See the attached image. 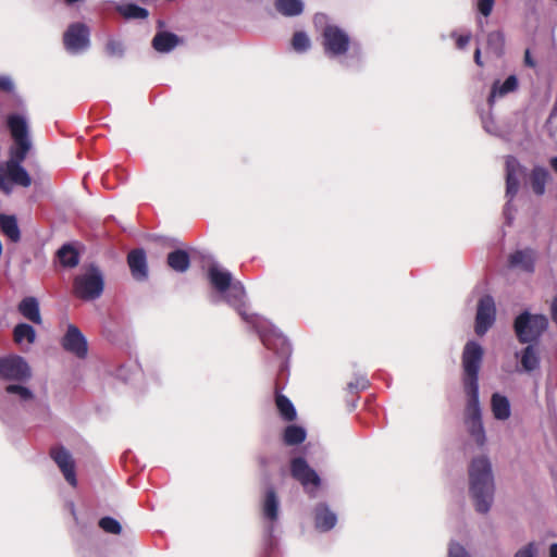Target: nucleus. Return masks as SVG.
<instances>
[{
    "label": "nucleus",
    "mask_w": 557,
    "mask_h": 557,
    "mask_svg": "<svg viewBox=\"0 0 557 557\" xmlns=\"http://www.w3.org/2000/svg\"><path fill=\"white\" fill-rule=\"evenodd\" d=\"M208 277L213 288L223 296L224 300L236 309L242 319L251 325L260 336L262 344L273 351L277 348L275 326L263 315L252 312L246 306V292L239 281H234L230 271L218 263L208 268Z\"/></svg>",
    "instance_id": "1"
},
{
    "label": "nucleus",
    "mask_w": 557,
    "mask_h": 557,
    "mask_svg": "<svg viewBox=\"0 0 557 557\" xmlns=\"http://www.w3.org/2000/svg\"><path fill=\"white\" fill-rule=\"evenodd\" d=\"M321 46L324 55L336 61L343 69L357 71L362 66L363 52L349 34L341 26L327 23L321 30Z\"/></svg>",
    "instance_id": "2"
},
{
    "label": "nucleus",
    "mask_w": 557,
    "mask_h": 557,
    "mask_svg": "<svg viewBox=\"0 0 557 557\" xmlns=\"http://www.w3.org/2000/svg\"><path fill=\"white\" fill-rule=\"evenodd\" d=\"M469 493L475 510L487 513L494 502L495 483L491 460L482 455L471 460L469 465Z\"/></svg>",
    "instance_id": "3"
},
{
    "label": "nucleus",
    "mask_w": 557,
    "mask_h": 557,
    "mask_svg": "<svg viewBox=\"0 0 557 557\" xmlns=\"http://www.w3.org/2000/svg\"><path fill=\"white\" fill-rule=\"evenodd\" d=\"M277 508L278 502L275 487L273 485H267L262 500L261 521L263 529L262 543L268 555L275 550L277 544V539L275 535L277 524Z\"/></svg>",
    "instance_id": "4"
},
{
    "label": "nucleus",
    "mask_w": 557,
    "mask_h": 557,
    "mask_svg": "<svg viewBox=\"0 0 557 557\" xmlns=\"http://www.w3.org/2000/svg\"><path fill=\"white\" fill-rule=\"evenodd\" d=\"M467 396L465 407V425L471 438L479 447L486 444V432L482 421L479 387L463 388Z\"/></svg>",
    "instance_id": "5"
},
{
    "label": "nucleus",
    "mask_w": 557,
    "mask_h": 557,
    "mask_svg": "<svg viewBox=\"0 0 557 557\" xmlns=\"http://www.w3.org/2000/svg\"><path fill=\"white\" fill-rule=\"evenodd\" d=\"M484 356L483 347L475 341H469L461 355L463 388L479 387V373Z\"/></svg>",
    "instance_id": "6"
},
{
    "label": "nucleus",
    "mask_w": 557,
    "mask_h": 557,
    "mask_svg": "<svg viewBox=\"0 0 557 557\" xmlns=\"http://www.w3.org/2000/svg\"><path fill=\"white\" fill-rule=\"evenodd\" d=\"M104 288V278L100 269L94 264L89 265L83 273L74 278L73 292L83 300H95L99 298Z\"/></svg>",
    "instance_id": "7"
},
{
    "label": "nucleus",
    "mask_w": 557,
    "mask_h": 557,
    "mask_svg": "<svg viewBox=\"0 0 557 557\" xmlns=\"http://www.w3.org/2000/svg\"><path fill=\"white\" fill-rule=\"evenodd\" d=\"M515 332L519 342L527 344L536 342L548 327V319L544 314L520 313L515 320Z\"/></svg>",
    "instance_id": "8"
},
{
    "label": "nucleus",
    "mask_w": 557,
    "mask_h": 557,
    "mask_svg": "<svg viewBox=\"0 0 557 557\" xmlns=\"http://www.w3.org/2000/svg\"><path fill=\"white\" fill-rule=\"evenodd\" d=\"M523 166L512 156L506 158V198L507 203L504 209V214L508 222L513 219L511 201L516 197L520 188V177L523 175Z\"/></svg>",
    "instance_id": "9"
},
{
    "label": "nucleus",
    "mask_w": 557,
    "mask_h": 557,
    "mask_svg": "<svg viewBox=\"0 0 557 557\" xmlns=\"http://www.w3.org/2000/svg\"><path fill=\"white\" fill-rule=\"evenodd\" d=\"M29 187L32 177L22 164H13L12 162L0 163V189L10 195L13 186Z\"/></svg>",
    "instance_id": "10"
},
{
    "label": "nucleus",
    "mask_w": 557,
    "mask_h": 557,
    "mask_svg": "<svg viewBox=\"0 0 557 557\" xmlns=\"http://www.w3.org/2000/svg\"><path fill=\"white\" fill-rule=\"evenodd\" d=\"M32 376L27 361L16 355L0 358V380L24 383Z\"/></svg>",
    "instance_id": "11"
},
{
    "label": "nucleus",
    "mask_w": 557,
    "mask_h": 557,
    "mask_svg": "<svg viewBox=\"0 0 557 557\" xmlns=\"http://www.w3.org/2000/svg\"><path fill=\"white\" fill-rule=\"evenodd\" d=\"M89 36L90 30L87 25L83 23L71 24L63 35L65 49L72 54L87 50L90 45Z\"/></svg>",
    "instance_id": "12"
},
{
    "label": "nucleus",
    "mask_w": 557,
    "mask_h": 557,
    "mask_svg": "<svg viewBox=\"0 0 557 557\" xmlns=\"http://www.w3.org/2000/svg\"><path fill=\"white\" fill-rule=\"evenodd\" d=\"M292 475L301 483L306 492L311 496H315L321 480L318 473L307 463L304 458H295L290 465Z\"/></svg>",
    "instance_id": "13"
},
{
    "label": "nucleus",
    "mask_w": 557,
    "mask_h": 557,
    "mask_svg": "<svg viewBox=\"0 0 557 557\" xmlns=\"http://www.w3.org/2000/svg\"><path fill=\"white\" fill-rule=\"evenodd\" d=\"M496 318L495 301L492 296L481 297L478 304L474 330L479 336H483L494 324Z\"/></svg>",
    "instance_id": "14"
},
{
    "label": "nucleus",
    "mask_w": 557,
    "mask_h": 557,
    "mask_svg": "<svg viewBox=\"0 0 557 557\" xmlns=\"http://www.w3.org/2000/svg\"><path fill=\"white\" fill-rule=\"evenodd\" d=\"M63 348L77 358H85L88 352L87 339L79 329L73 324L67 326L62 341Z\"/></svg>",
    "instance_id": "15"
},
{
    "label": "nucleus",
    "mask_w": 557,
    "mask_h": 557,
    "mask_svg": "<svg viewBox=\"0 0 557 557\" xmlns=\"http://www.w3.org/2000/svg\"><path fill=\"white\" fill-rule=\"evenodd\" d=\"M314 528L319 532H329L337 523V515L326 503H319L312 510Z\"/></svg>",
    "instance_id": "16"
},
{
    "label": "nucleus",
    "mask_w": 557,
    "mask_h": 557,
    "mask_svg": "<svg viewBox=\"0 0 557 557\" xmlns=\"http://www.w3.org/2000/svg\"><path fill=\"white\" fill-rule=\"evenodd\" d=\"M519 88V79L517 75L511 74L509 75L504 82H500L499 79H496L491 87L490 95L487 97V103L492 108L495 102L508 96L509 94H512L517 91Z\"/></svg>",
    "instance_id": "17"
},
{
    "label": "nucleus",
    "mask_w": 557,
    "mask_h": 557,
    "mask_svg": "<svg viewBox=\"0 0 557 557\" xmlns=\"http://www.w3.org/2000/svg\"><path fill=\"white\" fill-rule=\"evenodd\" d=\"M51 457L62 471L64 479L72 485H76V475L74 470V460L72 455L63 447L51 451Z\"/></svg>",
    "instance_id": "18"
},
{
    "label": "nucleus",
    "mask_w": 557,
    "mask_h": 557,
    "mask_svg": "<svg viewBox=\"0 0 557 557\" xmlns=\"http://www.w3.org/2000/svg\"><path fill=\"white\" fill-rule=\"evenodd\" d=\"M127 263L135 281L145 282L148 278L147 258L143 249L132 250L127 256Z\"/></svg>",
    "instance_id": "19"
},
{
    "label": "nucleus",
    "mask_w": 557,
    "mask_h": 557,
    "mask_svg": "<svg viewBox=\"0 0 557 557\" xmlns=\"http://www.w3.org/2000/svg\"><path fill=\"white\" fill-rule=\"evenodd\" d=\"M552 181L549 171L542 166L535 165L530 172L529 183L532 191L536 196H543L546 193V185Z\"/></svg>",
    "instance_id": "20"
},
{
    "label": "nucleus",
    "mask_w": 557,
    "mask_h": 557,
    "mask_svg": "<svg viewBox=\"0 0 557 557\" xmlns=\"http://www.w3.org/2000/svg\"><path fill=\"white\" fill-rule=\"evenodd\" d=\"M516 357L520 360V367L517 368L518 372H532L540 367V355L533 345L516 352Z\"/></svg>",
    "instance_id": "21"
},
{
    "label": "nucleus",
    "mask_w": 557,
    "mask_h": 557,
    "mask_svg": "<svg viewBox=\"0 0 557 557\" xmlns=\"http://www.w3.org/2000/svg\"><path fill=\"white\" fill-rule=\"evenodd\" d=\"M509 263L513 268H520L525 272L532 273L535 268V251L530 248L517 250L509 256Z\"/></svg>",
    "instance_id": "22"
},
{
    "label": "nucleus",
    "mask_w": 557,
    "mask_h": 557,
    "mask_svg": "<svg viewBox=\"0 0 557 557\" xmlns=\"http://www.w3.org/2000/svg\"><path fill=\"white\" fill-rule=\"evenodd\" d=\"M491 411L498 421H506L511 416V405L507 396L493 393L491 396Z\"/></svg>",
    "instance_id": "23"
},
{
    "label": "nucleus",
    "mask_w": 557,
    "mask_h": 557,
    "mask_svg": "<svg viewBox=\"0 0 557 557\" xmlns=\"http://www.w3.org/2000/svg\"><path fill=\"white\" fill-rule=\"evenodd\" d=\"M282 441L287 446H298L307 438V429L304 425L289 423L282 431Z\"/></svg>",
    "instance_id": "24"
},
{
    "label": "nucleus",
    "mask_w": 557,
    "mask_h": 557,
    "mask_svg": "<svg viewBox=\"0 0 557 557\" xmlns=\"http://www.w3.org/2000/svg\"><path fill=\"white\" fill-rule=\"evenodd\" d=\"M7 124L13 139H27L28 121L25 115L20 113L10 114Z\"/></svg>",
    "instance_id": "25"
},
{
    "label": "nucleus",
    "mask_w": 557,
    "mask_h": 557,
    "mask_svg": "<svg viewBox=\"0 0 557 557\" xmlns=\"http://www.w3.org/2000/svg\"><path fill=\"white\" fill-rule=\"evenodd\" d=\"M20 313L28 321L35 324H41L39 302L35 297H25L18 304Z\"/></svg>",
    "instance_id": "26"
},
{
    "label": "nucleus",
    "mask_w": 557,
    "mask_h": 557,
    "mask_svg": "<svg viewBox=\"0 0 557 557\" xmlns=\"http://www.w3.org/2000/svg\"><path fill=\"white\" fill-rule=\"evenodd\" d=\"M178 37L172 33L160 32L152 39V47L161 53L173 50L178 45Z\"/></svg>",
    "instance_id": "27"
},
{
    "label": "nucleus",
    "mask_w": 557,
    "mask_h": 557,
    "mask_svg": "<svg viewBox=\"0 0 557 557\" xmlns=\"http://www.w3.org/2000/svg\"><path fill=\"white\" fill-rule=\"evenodd\" d=\"M0 228L13 243H17L21 239V232L14 215L0 214Z\"/></svg>",
    "instance_id": "28"
},
{
    "label": "nucleus",
    "mask_w": 557,
    "mask_h": 557,
    "mask_svg": "<svg viewBox=\"0 0 557 557\" xmlns=\"http://www.w3.org/2000/svg\"><path fill=\"white\" fill-rule=\"evenodd\" d=\"M4 391L8 395L13 396L14 399L21 404L29 403L35 398L33 391L21 384V382L7 385Z\"/></svg>",
    "instance_id": "29"
},
{
    "label": "nucleus",
    "mask_w": 557,
    "mask_h": 557,
    "mask_svg": "<svg viewBox=\"0 0 557 557\" xmlns=\"http://www.w3.org/2000/svg\"><path fill=\"white\" fill-rule=\"evenodd\" d=\"M57 257L60 263L66 268H75L79 263L78 251L71 244L63 245L57 251Z\"/></svg>",
    "instance_id": "30"
},
{
    "label": "nucleus",
    "mask_w": 557,
    "mask_h": 557,
    "mask_svg": "<svg viewBox=\"0 0 557 557\" xmlns=\"http://www.w3.org/2000/svg\"><path fill=\"white\" fill-rule=\"evenodd\" d=\"M168 264L174 271L183 273L189 268V256L184 250H174L168 256Z\"/></svg>",
    "instance_id": "31"
},
{
    "label": "nucleus",
    "mask_w": 557,
    "mask_h": 557,
    "mask_svg": "<svg viewBox=\"0 0 557 557\" xmlns=\"http://www.w3.org/2000/svg\"><path fill=\"white\" fill-rule=\"evenodd\" d=\"M30 149L32 141H14L9 149L10 158L5 162L22 164Z\"/></svg>",
    "instance_id": "32"
},
{
    "label": "nucleus",
    "mask_w": 557,
    "mask_h": 557,
    "mask_svg": "<svg viewBox=\"0 0 557 557\" xmlns=\"http://www.w3.org/2000/svg\"><path fill=\"white\" fill-rule=\"evenodd\" d=\"M14 342L18 345L26 342L28 345L33 344L36 339L35 329L27 323H18L13 330Z\"/></svg>",
    "instance_id": "33"
},
{
    "label": "nucleus",
    "mask_w": 557,
    "mask_h": 557,
    "mask_svg": "<svg viewBox=\"0 0 557 557\" xmlns=\"http://www.w3.org/2000/svg\"><path fill=\"white\" fill-rule=\"evenodd\" d=\"M116 11L127 20H131V18L143 20L148 16V11L145 8H141V7H139L135 3H131V2L120 3L116 7Z\"/></svg>",
    "instance_id": "34"
},
{
    "label": "nucleus",
    "mask_w": 557,
    "mask_h": 557,
    "mask_svg": "<svg viewBox=\"0 0 557 557\" xmlns=\"http://www.w3.org/2000/svg\"><path fill=\"white\" fill-rule=\"evenodd\" d=\"M305 11V2L302 0H281V15L287 17L299 16Z\"/></svg>",
    "instance_id": "35"
},
{
    "label": "nucleus",
    "mask_w": 557,
    "mask_h": 557,
    "mask_svg": "<svg viewBox=\"0 0 557 557\" xmlns=\"http://www.w3.org/2000/svg\"><path fill=\"white\" fill-rule=\"evenodd\" d=\"M281 375L289 370V358L293 354V345L281 334Z\"/></svg>",
    "instance_id": "36"
},
{
    "label": "nucleus",
    "mask_w": 557,
    "mask_h": 557,
    "mask_svg": "<svg viewBox=\"0 0 557 557\" xmlns=\"http://www.w3.org/2000/svg\"><path fill=\"white\" fill-rule=\"evenodd\" d=\"M487 46L496 55H502L505 47V36L503 32H491L487 35Z\"/></svg>",
    "instance_id": "37"
},
{
    "label": "nucleus",
    "mask_w": 557,
    "mask_h": 557,
    "mask_svg": "<svg viewBox=\"0 0 557 557\" xmlns=\"http://www.w3.org/2000/svg\"><path fill=\"white\" fill-rule=\"evenodd\" d=\"M297 419V410L294 404L285 395L281 394V420L294 422Z\"/></svg>",
    "instance_id": "38"
},
{
    "label": "nucleus",
    "mask_w": 557,
    "mask_h": 557,
    "mask_svg": "<svg viewBox=\"0 0 557 557\" xmlns=\"http://www.w3.org/2000/svg\"><path fill=\"white\" fill-rule=\"evenodd\" d=\"M292 47L298 53L308 51L311 47V40L305 32H296L292 39Z\"/></svg>",
    "instance_id": "39"
},
{
    "label": "nucleus",
    "mask_w": 557,
    "mask_h": 557,
    "mask_svg": "<svg viewBox=\"0 0 557 557\" xmlns=\"http://www.w3.org/2000/svg\"><path fill=\"white\" fill-rule=\"evenodd\" d=\"M99 527L107 533L119 534L122 527L117 520L111 517H104L100 519Z\"/></svg>",
    "instance_id": "40"
},
{
    "label": "nucleus",
    "mask_w": 557,
    "mask_h": 557,
    "mask_svg": "<svg viewBox=\"0 0 557 557\" xmlns=\"http://www.w3.org/2000/svg\"><path fill=\"white\" fill-rule=\"evenodd\" d=\"M513 557H539V545L535 542H530L521 546Z\"/></svg>",
    "instance_id": "41"
},
{
    "label": "nucleus",
    "mask_w": 557,
    "mask_h": 557,
    "mask_svg": "<svg viewBox=\"0 0 557 557\" xmlns=\"http://www.w3.org/2000/svg\"><path fill=\"white\" fill-rule=\"evenodd\" d=\"M447 557H472L467 548L456 541H451L448 545Z\"/></svg>",
    "instance_id": "42"
},
{
    "label": "nucleus",
    "mask_w": 557,
    "mask_h": 557,
    "mask_svg": "<svg viewBox=\"0 0 557 557\" xmlns=\"http://www.w3.org/2000/svg\"><path fill=\"white\" fill-rule=\"evenodd\" d=\"M450 37L456 40V47L459 50H462L469 45L472 36L470 32L463 35H459L456 30H454L450 33Z\"/></svg>",
    "instance_id": "43"
},
{
    "label": "nucleus",
    "mask_w": 557,
    "mask_h": 557,
    "mask_svg": "<svg viewBox=\"0 0 557 557\" xmlns=\"http://www.w3.org/2000/svg\"><path fill=\"white\" fill-rule=\"evenodd\" d=\"M369 386V380L364 375L356 376V379L348 383L350 391H363Z\"/></svg>",
    "instance_id": "44"
},
{
    "label": "nucleus",
    "mask_w": 557,
    "mask_h": 557,
    "mask_svg": "<svg viewBox=\"0 0 557 557\" xmlns=\"http://www.w3.org/2000/svg\"><path fill=\"white\" fill-rule=\"evenodd\" d=\"M494 0H478L476 8L478 11L485 17L491 15L494 8Z\"/></svg>",
    "instance_id": "45"
},
{
    "label": "nucleus",
    "mask_w": 557,
    "mask_h": 557,
    "mask_svg": "<svg viewBox=\"0 0 557 557\" xmlns=\"http://www.w3.org/2000/svg\"><path fill=\"white\" fill-rule=\"evenodd\" d=\"M107 51L111 55L121 57L123 54V51H124L123 45L120 41L110 40L107 44Z\"/></svg>",
    "instance_id": "46"
},
{
    "label": "nucleus",
    "mask_w": 557,
    "mask_h": 557,
    "mask_svg": "<svg viewBox=\"0 0 557 557\" xmlns=\"http://www.w3.org/2000/svg\"><path fill=\"white\" fill-rule=\"evenodd\" d=\"M14 84L12 79L7 75H0V89L3 91H12Z\"/></svg>",
    "instance_id": "47"
},
{
    "label": "nucleus",
    "mask_w": 557,
    "mask_h": 557,
    "mask_svg": "<svg viewBox=\"0 0 557 557\" xmlns=\"http://www.w3.org/2000/svg\"><path fill=\"white\" fill-rule=\"evenodd\" d=\"M524 64L527 66H529V67H535L536 66V62L531 57V52H530L529 49H527L525 52H524Z\"/></svg>",
    "instance_id": "48"
},
{
    "label": "nucleus",
    "mask_w": 557,
    "mask_h": 557,
    "mask_svg": "<svg viewBox=\"0 0 557 557\" xmlns=\"http://www.w3.org/2000/svg\"><path fill=\"white\" fill-rule=\"evenodd\" d=\"M550 315L553 321L557 324V296H555L550 304Z\"/></svg>",
    "instance_id": "49"
},
{
    "label": "nucleus",
    "mask_w": 557,
    "mask_h": 557,
    "mask_svg": "<svg viewBox=\"0 0 557 557\" xmlns=\"http://www.w3.org/2000/svg\"><path fill=\"white\" fill-rule=\"evenodd\" d=\"M474 62L478 66H483V61H482V58H481V49L480 48H476L475 51H474Z\"/></svg>",
    "instance_id": "50"
},
{
    "label": "nucleus",
    "mask_w": 557,
    "mask_h": 557,
    "mask_svg": "<svg viewBox=\"0 0 557 557\" xmlns=\"http://www.w3.org/2000/svg\"><path fill=\"white\" fill-rule=\"evenodd\" d=\"M273 399L275 407L278 409V381H275L274 383Z\"/></svg>",
    "instance_id": "51"
},
{
    "label": "nucleus",
    "mask_w": 557,
    "mask_h": 557,
    "mask_svg": "<svg viewBox=\"0 0 557 557\" xmlns=\"http://www.w3.org/2000/svg\"><path fill=\"white\" fill-rule=\"evenodd\" d=\"M548 163H549V166L552 168V170L557 174V156L552 157L549 159Z\"/></svg>",
    "instance_id": "52"
},
{
    "label": "nucleus",
    "mask_w": 557,
    "mask_h": 557,
    "mask_svg": "<svg viewBox=\"0 0 557 557\" xmlns=\"http://www.w3.org/2000/svg\"><path fill=\"white\" fill-rule=\"evenodd\" d=\"M549 557H557V543L550 545Z\"/></svg>",
    "instance_id": "53"
}]
</instances>
